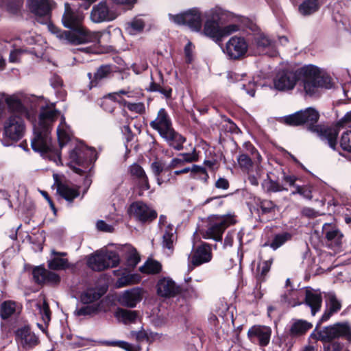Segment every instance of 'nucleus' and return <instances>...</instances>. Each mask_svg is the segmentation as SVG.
<instances>
[{
	"label": "nucleus",
	"instance_id": "obj_1",
	"mask_svg": "<svg viewBox=\"0 0 351 351\" xmlns=\"http://www.w3.org/2000/svg\"><path fill=\"white\" fill-rule=\"evenodd\" d=\"M59 114L60 111L56 108L51 109L48 106L41 108L38 125H34V138L31 143L34 151L47 154L54 162L60 160V152L52 146L50 133Z\"/></svg>",
	"mask_w": 351,
	"mask_h": 351
},
{
	"label": "nucleus",
	"instance_id": "obj_2",
	"mask_svg": "<svg viewBox=\"0 0 351 351\" xmlns=\"http://www.w3.org/2000/svg\"><path fill=\"white\" fill-rule=\"evenodd\" d=\"M319 112L312 107L306 108L281 118V123L291 127L306 126L307 130L316 133L322 140H327L329 146L335 149L339 131L336 128L318 125Z\"/></svg>",
	"mask_w": 351,
	"mask_h": 351
},
{
	"label": "nucleus",
	"instance_id": "obj_3",
	"mask_svg": "<svg viewBox=\"0 0 351 351\" xmlns=\"http://www.w3.org/2000/svg\"><path fill=\"white\" fill-rule=\"evenodd\" d=\"M298 82L302 84L305 93L310 97L319 96L320 88L330 89L332 87V78L313 64L304 65L297 69Z\"/></svg>",
	"mask_w": 351,
	"mask_h": 351
},
{
	"label": "nucleus",
	"instance_id": "obj_4",
	"mask_svg": "<svg viewBox=\"0 0 351 351\" xmlns=\"http://www.w3.org/2000/svg\"><path fill=\"white\" fill-rule=\"evenodd\" d=\"M237 222L234 215H213L209 217L206 230L202 232L203 238L221 241L225 230Z\"/></svg>",
	"mask_w": 351,
	"mask_h": 351
},
{
	"label": "nucleus",
	"instance_id": "obj_5",
	"mask_svg": "<svg viewBox=\"0 0 351 351\" xmlns=\"http://www.w3.org/2000/svg\"><path fill=\"white\" fill-rule=\"evenodd\" d=\"M120 257L115 251L108 250L105 252H95L88 260L89 267L94 271H102L110 267L119 265Z\"/></svg>",
	"mask_w": 351,
	"mask_h": 351
},
{
	"label": "nucleus",
	"instance_id": "obj_6",
	"mask_svg": "<svg viewBox=\"0 0 351 351\" xmlns=\"http://www.w3.org/2000/svg\"><path fill=\"white\" fill-rule=\"evenodd\" d=\"M249 43L243 36H232L223 49V53L230 60H241L247 56Z\"/></svg>",
	"mask_w": 351,
	"mask_h": 351
},
{
	"label": "nucleus",
	"instance_id": "obj_7",
	"mask_svg": "<svg viewBox=\"0 0 351 351\" xmlns=\"http://www.w3.org/2000/svg\"><path fill=\"white\" fill-rule=\"evenodd\" d=\"M128 213L136 221L143 224L150 223L158 217L157 212L143 201L132 202L128 209Z\"/></svg>",
	"mask_w": 351,
	"mask_h": 351
},
{
	"label": "nucleus",
	"instance_id": "obj_8",
	"mask_svg": "<svg viewBox=\"0 0 351 351\" xmlns=\"http://www.w3.org/2000/svg\"><path fill=\"white\" fill-rule=\"evenodd\" d=\"M63 34L64 38H66V43L73 45L95 43L99 39L97 33L90 32L83 25L71 31L63 32Z\"/></svg>",
	"mask_w": 351,
	"mask_h": 351
},
{
	"label": "nucleus",
	"instance_id": "obj_9",
	"mask_svg": "<svg viewBox=\"0 0 351 351\" xmlns=\"http://www.w3.org/2000/svg\"><path fill=\"white\" fill-rule=\"evenodd\" d=\"M213 21H206L204 26V34L216 43L219 44L223 37L239 31L240 26L237 24H230L224 27L219 24H213Z\"/></svg>",
	"mask_w": 351,
	"mask_h": 351
},
{
	"label": "nucleus",
	"instance_id": "obj_10",
	"mask_svg": "<svg viewBox=\"0 0 351 351\" xmlns=\"http://www.w3.org/2000/svg\"><path fill=\"white\" fill-rule=\"evenodd\" d=\"M25 129L23 118L11 115L4 123L3 136L6 140L17 142L23 136Z\"/></svg>",
	"mask_w": 351,
	"mask_h": 351
},
{
	"label": "nucleus",
	"instance_id": "obj_11",
	"mask_svg": "<svg viewBox=\"0 0 351 351\" xmlns=\"http://www.w3.org/2000/svg\"><path fill=\"white\" fill-rule=\"evenodd\" d=\"M95 156L96 151L95 149L88 148L84 145L76 146L69 153L71 162L85 169L96 160Z\"/></svg>",
	"mask_w": 351,
	"mask_h": 351
},
{
	"label": "nucleus",
	"instance_id": "obj_12",
	"mask_svg": "<svg viewBox=\"0 0 351 351\" xmlns=\"http://www.w3.org/2000/svg\"><path fill=\"white\" fill-rule=\"evenodd\" d=\"M14 335L17 344L25 350H32L40 343L39 337L28 324L19 327Z\"/></svg>",
	"mask_w": 351,
	"mask_h": 351
},
{
	"label": "nucleus",
	"instance_id": "obj_13",
	"mask_svg": "<svg viewBox=\"0 0 351 351\" xmlns=\"http://www.w3.org/2000/svg\"><path fill=\"white\" fill-rule=\"evenodd\" d=\"M117 17L116 12L109 0L101 1L95 5L90 12V19L95 23L111 21Z\"/></svg>",
	"mask_w": 351,
	"mask_h": 351
},
{
	"label": "nucleus",
	"instance_id": "obj_14",
	"mask_svg": "<svg viewBox=\"0 0 351 351\" xmlns=\"http://www.w3.org/2000/svg\"><path fill=\"white\" fill-rule=\"evenodd\" d=\"M272 330L269 326L254 325L247 331V338L254 344L266 347L269 344Z\"/></svg>",
	"mask_w": 351,
	"mask_h": 351
},
{
	"label": "nucleus",
	"instance_id": "obj_15",
	"mask_svg": "<svg viewBox=\"0 0 351 351\" xmlns=\"http://www.w3.org/2000/svg\"><path fill=\"white\" fill-rule=\"evenodd\" d=\"M225 17L236 18L237 21L251 30H254L256 27V25L250 19L243 16H234L233 14L226 13L220 8L212 9L206 21H213V24H219V25L221 26L223 24Z\"/></svg>",
	"mask_w": 351,
	"mask_h": 351
},
{
	"label": "nucleus",
	"instance_id": "obj_16",
	"mask_svg": "<svg viewBox=\"0 0 351 351\" xmlns=\"http://www.w3.org/2000/svg\"><path fill=\"white\" fill-rule=\"evenodd\" d=\"M298 82L297 69H282L278 72L274 81L276 89L280 91L293 89Z\"/></svg>",
	"mask_w": 351,
	"mask_h": 351
},
{
	"label": "nucleus",
	"instance_id": "obj_17",
	"mask_svg": "<svg viewBox=\"0 0 351 351\" xmlns=\"http://www.w3.org/2000/svg\"><path fill=\"white\" fill-rule=\"evenodd\" d=\"M173 21L178 25H186L191 29L198 32L202 28L200 12L195 9L191 10L183 14L173 16Z\"/></svg>",
	"mask_w": 351,
	"mask_h": 351
},
{
	"label": "nucleus",
	"instance_id": "obj_18",
	"mask_svg": "<svg viewBox=\"0 0 351 351\" xmlns=\"http://www.w3.org/2000/svg\"><path fill=\"white\" fill-rule=\"evenodd\" d=\"M28 6L30 12L39 18L41 23H47L51 17V8L49 0H29Z\"/></svg>",
	"mask_w": 351,
	"mask_h": 351
},
{
	"label": "nucleus",
	"instance_id": "obj_19",
	"mask_svg": "<svg viewBox=\"0 0 351 351\" xmlns=\"http://www.w3.org/2000/svg\"><path fill=\"white\" fill-rule=\"evenodd\" d=\"M322 234L328 247L331 248L341 247L344 235L335 224L324 223L322 226Z\"/></svg>",
	"mask_w": 351,
	"mask_h": 351
},
{
	"label": "nucleus",
	"instance_id": "obj_20",
	"mask_svg": "<svg viewBox=\"0 0 351 351\" xmlns=\"http://www.w3.org/2000/svg\"><path fill=\"white\" fill-rule=\"evenodd\" d=\"M212 256L210 245L207 243H202L193 250L189 257V261L190 264L195 267L208 263L211 261Z\"/></svg>",
	"mask_w": 351,
	"mask_h": 351
},
{
	"label": "nucleus",
	"instance_id": "obj_21",
	"mask_svg": "<svg viewBox=\"0 0 351 351\" xmlns=\"http://www.w3.org/2000/svg\"><path fill=\"white\" fill-rule=\"evenodd\" d=\"M167 145L176 151L184 149V143L186 138L176 131L173 126L159 134Z\"/></svg>",
	"mask_w": 351,
	"mask_h": 351
},
{
	"label": "nucleus",
	"instance_id": "obj_22",
	"mask_svg": "<svg viewBox=\"0 0 351 351\" xmlns=\"http://www.w3.org/2000/svg\"><path fill=\"white\" fill-rule=\"evenodd\" d=\"M149 125L158 134L173 126L172 119L165 108L159 109L156 117L149 123Z\"/></svg>",
	"mask_w": 351,
	"mask_h": 351
},
{
	"label": "nucleus",
	"instance_id": "obj_23",
	"mask_svg": "<svg viewBox=\"0 0 351 351\" xmlns=\"http://www.w3.org/2000/svg\"><path fill=\"white\" fill-rule=\"evenodd\" d=\"M62 21L63 25L71 31L82 25L83 16L78 12L74 11L69 3H66Z\"/></svg>",
	"mask_w": 351,
	"mask_h": 351
},
{
	"label": "nucleus",
	"instance_id": "obj_24",
	"mask_svg": "<svg viewBox=\"0 0 351 351\" xmlns=\"http://www.w3.org/2000/svg\"><path fill=\"white\" fill-rule=\"evenodd\" d=\"M156 288L158 295L164 298L174 297L181 291V287L176 285L175 282L169 278H162L159 280Z\"/></svg>",
	"mask_w": 351,
	"mask_h": 351
},
{
	"label": "nucleus",
	"instance_id": "obj_25",
	"mask_svg": "<svg viewBox=\"0 0 351 351\" xmlns=\"http://www.w3.org/2000/svg\"><path fill=\"white\" fill-rule=\"evenodd\" d=\"M322 300V293L319 290L313 289L311 287L306 288L303 304L310 307L313 315L320 311Z\"/></svg>",
	"mask_w": 351,
	"mask_h": 351
},
{
	"label": "nucleus",
	"instance_id": "obj_26",
	"mask_svg": "<svg viewBox=\"0 0 351 351\" xmlns=\"http://www.w3.org/2000/svg\"><path fill=\"white\" fill-rule=\"evenodd\" d=\"M130 173L141 191H147L150 189L148 177L140 165L137 163L132 165L130 167Z\"/></svg>",
	"mask_w": 351,
	"mask_h": 351
},
{
	"label": "nucleus",
	"instance_id": "obj_27",
	"mask_svg": "<svg viewBox=\"0 0 351 351\" xmlns=\"http://www.w3.org/2000/svg\"><path fill=\"white\" fill-rule=\"evenodd\" d=\"M108 287L107 285L97 286L88 288L80 295V301L83 304H91L98 301L106 294Z\"/></svg>",
	"mask_w": 351,
	"mask_h": 351
},
{
	"label": "nucleus",
	"instance_id": "obj_28",
	"mask_svg": "<svg viewBox=\"0 0 351 351\" xmlns=\"http://www.w3.org/2000/svg\"><path fill=\"white\" fill-rule=\"evenodd\" d=\"M143 291L141 288L136 287L125 291L119 297V303L128 308H134L142 300Z\"/></svg>",
	"mask_w": 351,
	"mask_h": 351
},
{
	"label": "nucleus",
	"instance_id": "obj_29",
	"mask_svg": "<svg viewBox=\"0 0 351 351\" xmlns=\"http://www.w3.org/2000/svg\"><path fill=\"white\" fill-rule=\"evenodd\" d=\"M326 306L327 307L319 319L316 328H318L323 322H327L333 314L337 313L341 308V304L334 293L329 295Z\"/></svg>",
	"mask_w": 351,
	"mask_h": 351
},
{
	"label": "nucleus",
	"instance_id": "obj_30",
	"mask_svg": "<svg viewBox=\"0 0 351 351\" xmlns=\"http://www.w3.org/2000/svg\"><path fill=\"white\" fill-rule=\"evenodd\" d=\"M313 327L311 322L304 319H293L289 331L288 335L291 338H298L302 337Z\"/></svg>",
	"mask_w": 351,
	"mask_h": 351
},
{
	"label": "nucleus",
	"instance_id": "obj_31",
	"mask_svg": "<svg viewBox=\"0 0 351 351\" xmlns=\"http://www.w3.org/2000/svg\"><path fill=\"white\" fill-rule=\"evenodd\" d=\"M117 66L110 64L100 65L94 73L95 86H98L103 80L111 77L113 73L117 72Z\"/></svg>",
	"mask_w": 351,
	"mask_h": 351
},
{
	"label": "nucleus",
	"instance_id": "obj_32",
	"mask_svg": "<svg viewBox=\"0 0 351 351\" xmlns=\"http://www.w3.org/2000/svg\"><path fill=\"white\" fill-rule=\"evenodd\" d=\"M22 307L18 308V304L14 300H5L0 304V317L2 320H7L13 315L21 313Z\"/></svg>",
	"mask_w": 351,
	"mask_h": 351
},
{
	"label": "nucleus",
	"instance_id": "obj_33",
	"mask_svg": "<svg viewBox=\"0 0 351 351\" xmlns=\"http://www.w3.org/2000/svg\"><path fill=\"white\" fill-rule=\"evenodd\" d=\"M321 6L319 0H304L298 6V12L302 16H307L318 12Z\"/></svg>",
	"mask_w": 351,
	"mask_h": 351
},
{
	"label": "nucleus",
	"instance_id": "obj_34",
	"mask_svg": "<svg viewBox=\"0 0 351 351\" xmlns=\"http://www.w3.org/2000/svg\"><path fill=\"white\" fill-rule=\"evenodd\" d=\"M115 317L124 324H134L138 317V312L123 308H118L115 312Z\"/></svg>",
	"mask_w": 351,
	"mask_h": 351
},
{
	"label": "nucleus",
	"instance_id": "obj_35",
	"mask_svg": "<svg viewBox=\"0 0 351 351\" xmlns=\"http://www.w3.org/2000/svg\"><path fill=\"white\" fill-rule=\"evenodd\" d=\"M151 169L154 173V175L156 178L157 184L158 185H162L164 182H170L171 179L173 178L176 180V178L173 177L171 173H169L167 175V179H163L161 176V173L164 171L163 169V162L162 161H154L151 164Z\"/></svg>",
	"mask_w": 351,
	"mask_h": 351
},
{
	"label": "nucleus",
	"instance_id": "obj_36",
	"mask_svg": "<svg viewBox=\"0 0 351 351\" xmlns=\"http://www.w3.org/2000/svg\"><path fill=\"white\" fill-rule=\"evenodd\" d=\"M291 239L292 234L291 233L288 232H283L280 234H276L271 241L269 244L265 243L264 245H269L272 250H276Z\"/></svg>",
	"mask_w": 351,
	"mask_h": 351
},
{
	"label": "nucleus",
	"instance_id": "obj_37",
	"mask_svg": "<svg viewBox=\"0 0 351 351\" xmlns=\"http://www.w3.org/2000/svg\"><path fill=\"white\" fill-rule=\"evenodd\" d=\"M162 270V265L154 259H148L143 265L140 267L139 271L146 274H158Z\"/></svg>",
	"mask_w": 351,
	"mask_h": 351
},
{
	"label": "nucleus",
	"instance_id": "obj_38",
	"mask_svg": "<svg viewBox=\"0 0 351 351\" xmlns=\"http://www.w3.org/2000/svg\"><path fill=\"white\" fill-rule=\"evenodd\" d=\"M262 186L267 193H277L288 190L278 181L272 180L269 173L267 174V179L264 180Z\"/></svg>",
	"mask_w": 351,
	"mask_h": 351
},
{
	"label": "nucleus",
	"instance_id": "obj_39",
	"mask_svg": "<svg viewBox=\"0 0 351 351\" xmlns=\"http://www.w3.org/2000/svg\"><path fill=\"white\" fill-rule=\"evenodd\" d=\"M100 311V303L93 304H84V306L80 308H77L74 311V314L78 317L93 315L97 314Z\"/></svg>",
	"mask_w": 351,
	"mask_h": 351
},
{
	"label": "nucleus",
	"instance_id": "obj_40",
	"mask_svg": "<svg viewBox=\"0 0 351 351\" xmlns=\"http://www.w3.org/2000/svg\"><path fill=\"white\" fill-rule=\"evenodd\" d=\"M58 193L68 202L72 203L80 195V191L78 189L71 188L66 184V186H62Z\"/></svg>",
	"mask_w": 351,
	"mask_h": 351
},
{
	"label": "nucleus",
	"instance_id": "obj_41",
	"mask_svg": "<svg viewBox=\"0 0 351 351\" xmlns=\"http://www.w3.org/2000/svg\"><path fill=\"white\" fill-rule=\"evenodd\" d=\"M148 92H158L160 94L163 95L167 99H171L172 96V88L167 86L165 87H162L160 83H157L154 82L153 77H152V82L149 84L148 88H146Z\"/></svg>",
	"mask_w": 351,
	"mask_h": 351
},
{
	"label": "nucleus",
	"instance_id": "obj_42",
	"mask_svg": "<svg viewBox=\"0 0 351 351\" xmlns=\"http://www.w3.org/2000/svg\"><path fill=\"white\" fill-rule=\"evenodd\" d=\"M319 335L320 340L324 343L333 341L334 339L338 338L335 324L325 327L323 330L319 332Z\"/></svg>",
	"mask_w": 351,
	"mask_h": 351
},
{
	"label": "nucleus",
	"instance_id": "obj_43",
	"mask_svg": "<svg viewBox=\"0 0 351 351\" xmlns=\"http://www.w3.org/2000/svg\"><path fill=\"white\" fill-rule=\"evenodd\" d=\"M176 231L172 224H168L162 236V245L167 249L173 248V243L174 239V234Z\"/></svg>",
	"mask_w": 351,
	"mask_h": 351
},
{
	"label": "nucleus",
	"instance_id": "obj_44",
	"mask_svg": "<svg viewBox=\"0 0 351 351\" xmlns=\"http://www.w3.org/2000/svg\"><path fill=\"white\" fill-rule=\"evenodd\" d=\"M48 267L52 270H62L69 268L70 265L66 258L54 257L48 261Z\"/></svg>",
	"mask_w": 351,
	"mask_h": 351
},
{
	"label": "nucleus",
	"instance_id": "obj_45",
	"mask_svg": "<svg viewBox=\"0 0 351 351\" xmlns=\"http://www.w3.org/2000/svg\"><path fill=\"white\" fill-rule=\"evenodd\" d=\"M46 273L47 269L43 265L35 266L32 272L34 282L38 285L45 284Z\"/></svg>",
	"mask_w": 351,
	"mask_h": 351
},
{
	"label": "nucleus",
	"instance_id": "obj_46",
	"mask_svg": "<svg viewBox=\"0 0 351 351\" xmlns=\"http://www.w3.org/2000/svg\"><path fill=\"white\" fill-rule=\"evenodd\" d=\"M255 43L258 49L263 50L272 48L274 41L264 34H260L255 38Z\"/></svg>",
	"mask_w": 351,
	"mask_h": 351
},
{
	"label": "nucleus",
	"instance_id": "obj_47",
	"mask_svg": "<svg viewBox=\"0 0 351 351\" xmlns=\"http://www.w3.org/2000/svg\"><path fill=\"white\" fill-rule=\"evenodd\" d=\"M337 332L338 337H343L351 342V328L348 323H337Z\"/></svg>",
	"mask_w": 351,
	"mask_h": 351
},
{
	"label": "nucleus",
	"instance_id": "obj_48",
	"mask_svg": "<svg viewBox=\"0 0 351 351\" xmlns=\"http://www.w3.org/2000/svg\"><path fill=\"white\" fill-rule=\"evenodd\" d=\"M258 206L261 210L262 215L275 214L278 206L271 200L263 199L261 200Z\"/></svg>",
	"mask_w": 351,
	"mask_h": 351
},
{
	"label": "nucleus",
	"instance_id": "obj_49",
	"mask_svg": "<svg viewBox=\"0 0 351 351\" xmlns=\"http://www.w3.org/2000/svg\"><path fill=\"white\" fill-rule=\"evenodd\" d=\"M5 103L8 108L16 112H23L25 110V106L21 101L16 97H10L5 99Z\"/></svg>",
	"mask_w": 351,
	"mask_h": 351
},
{
	"label": "nucleus",
	"instance_id": "obj_50",
	"mask_svg": "<svg viewBox=\"0 0 351 351\" xmlns=\"http://www.w3.org/2000/svg\"><path fill=\"white\" fill-rule=\"evenodd\" d=\"M295 190L291 192L292 195L299 194L303 197L311 199L312 195V187L310 185H295Z\"/></svg>",
	"mask_w": 351,
	"mask_h": 351
},
{
	"label": "nucleus",
	"instance_id": "obj_51",
	"mask_svg": "<svg viewBox=\"0 0 351 351\" xmlns=\"http://www.w3.org/2000/svg\"><path fill=\"white\" fill-rule=\"evenodd\" d=\"M57 134H58V144H59V147H60V149L59 151L61 152L60 149L64 147L71 140L70 138V136L69 135V134L64 130L62 129H60L58 128V131H57ZM52 146L53 147V148L56 149V147H55L53 145ZM58 160H56V163L58 162ZM60 160H59V162H60Z\"/></svg>",
	"mask_w": 351,
	"mask_h": 351
},
{
	"label": "nucleus",
	"instance_id": "obj_52",
	"mask_svg": "<svg viewBox=\"0 0 351 351\" xmlns=\"http://www.w3.org/2000/svg\"><path fill=\"white\" fill-rule=\"evenodd\" d=\"M239 167L243 170L249 171L253 166V161L251 158L246 154H241L237 158Z\"/></svg>",
	"mask_w": 351,
	"mask_h": 351
},
{
	"label": "nucleus",
	"instance_id": "obj_53",
	"mask_svg": "<svg viewBox=\"0 0 351 351\" xmlns=\"http://www.w3.org/2000/svg\"><path fill=\"white\" fill-rule=\"evenodd\" d=\"M140 261V256L136 249H133V250L129 252L126 256V265L130 268L134 269L136 267Z\"/></svg>",
	"mask_w": 351,
	"mask_h": 351
},
{
	"label": "nucleus",
	"instance_id": "obj_54",
	"mask_svg": "<svg viewBox=\"0 0 351 351\" xmlns=\"http://www.w3.org/2000/svg\"><path fill=\"white\" fill-rule=\"evenodd\" d=\"M340 146L343 150L351 153V130L344 132L342 134Z\"/></svg>",
	"mask_w": 351,
	"mask_h": 351
},
{
	"label": "nucleus",
	"instance_id": "obj_55",
	"mask_svg": "<svg viewBox=\"0 0 351 351\" xmlns=\"http://www.w3.org/2000/svg\"><path fill=\"white\" fill-rule=\"evenodd\" d=\"M145 24L142 19L134 18L130 23V34L140 33L143 31Z\"/></svg>",
	"mask_w": 351,
	"mask_h": 351
},
{
	"label": "nucleus",
	"instance_id": "obj_56",
	"mask_svg": "<svg viewBox=\"0 0 351 351\" xmlns=\"http://www.w3.org/2000/svg\"><path fill=\"white\" fill-rule=\"evenodd\" d=\"M195 174H199V179L203 180L204 182H208L209 176L206 168L197 165H193L191 167V176L194 178V175Z\"/></svg>",
	"mask_w": 351,
	"mask_h": 351
},
{
	"label": "nucleus",
	"instance_id": "obj_57",
	"mask_svg": "<svg viewBox=\"0 0 351 351\" xmlns=\"http://www.w3.org/2000/svg\"><path fill=\"white\" fill-rule=\"evenodd\" d=\"M293 293L294 294L295 297L290 298V297H289L288 295L284 294L282 296L283 301L285 302L286 303H287L289 306H291L292 307H295L296 306H300V305L302 304L303 301H300L299 298H298V291H294L293 290H290L289 293Z\"/></svg>",
	"mask_w": 351,
	"mask_h": 351
},
{
	"label": "nucleus",
	"instance_id": "obj_58",
	"mask_svg": "<svg viewBox=\"0 0 351 351\" xmlns=\"http://www.w3.org/2000/svg\"><path fill=\"white\" fill-rule=\"evenodd\" d=\"M224 121L226 123L223 124L222 126L226 132H230L231 134H239L242 133L241 129L230 118H226L224 120Z\"/></svg>",
	"mask_w": 351,
	"mask_h": 351
},
{
	"label": "nucleus",
	"instance_id": "obj_59",
	"mask_svg": "<svg viewBox=\"0 0 351 351\" xmlns=\"http://www.w3.org/2000/svg\"><path fill=\"white\" fill-rule=\"evenodd\" d=\"M178 294H180L186 300L196 299L199 297L197 290L191 286H188L184 289L181 288V291Z\"/></svg>",
	"mask_w": 351,
	"mask_h": 351
},
{
	"label": "nucleus",
	"instance_id": "obj_60",
	"mask_svg": "<svg viewBox=\"0 0 351 351\" xmlns=\"http://www.w3.org/2000/svg\"><path fill=\"white\" fill-rule=\"evenodd\" d=\"M60 276L58 274L47 270L45 279V284L47 283L51 285H58L60 284Z\"/></svg>",
	"mask_w": 351,
	"mask_h": 351
},
{
	"label": "nucleus",
	"instance_id": "obj_61",
	"mask_svg": "<svg viewBox=\"0 0 351 351\" xmlns=\"http://www.w3.org/2000/svg\"><path fill=\"white\" fill-rule=\"evenodd\" d=\"M271 262L270 261H264L261 266V272L257 275L256 279L259 282H263L265 281V277L267 274V273L269 271L271 268Z\"/></svg>",
	"mask_w": 351,
	"mask_h": 351
},
{
	"label": "nucleus",
	"instance_id": "obj_62",
	"mask_svg": "<svg viewBox=\"0 0 351 351\" xmlns=\"http://www.w3.org/2000/svg\"><path fill=\"white\" fill-rule=\"evenodd\" d=\"M27 50L25 49L19 48V49H14L12 50L10 53L9 56V62L12 63H16L19 62L21 56L27 53Z\"/></svg>",
	"mask_w": 351,
	"mask_h": 351
},
{
	"label": "nucleus",
	"instance_id": "obj_63",
	"mask_svg": "<svg viewBox=\"0 0 351 351\" xmlns=\"http://www.w3.org/2000/svg\"><path fill=\"white\" fill-rule=\"evenodd\" d=\"M125 106L132 112L138 114H143L145 112V105L143 103H130L125 101Z\"/></svg>",
	"mask_w": 351,
	"mask_h": 351
},
{
	"label": "nucleus",
	"instance_id": "obj_64",
	"mask_svg": "<svg viewBox=\"0 0 351 351\" xmlns=\"http://www.w3.org/2000/svg\"><path fill=\"white\" fill-rule=\"evenodd\" d=\"M324 351H341L342 345L337 341L327 342L324 343Z\"/></svg>",
	"mask_w": 351,
	"mask_h": 351
}]
</instances>
